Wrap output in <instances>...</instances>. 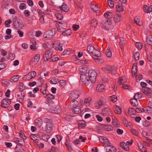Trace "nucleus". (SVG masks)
Segmentation results:
<instances>
[{"label":"nucleus","mask_w":152,"mask_h":152,"mask_svg":"<svg viewBox=\"0 0 152 152\" xmlns=\"http://www.w3.org/2000/svg\"><path fill=\"white\" fill-rule=\"evenodd\" d=\"M53 47L56 50L59 51H62L63 50V45L60 43L59 42L57 41L55 42L53 44Z\"/></svg>","instance_id":"obj_11"},{"label":"nucleus","mask_w":152,"mask_h":152,"mask_svg":"<svg viewBox=\"0 0 152 152\" xmlns=\"http://www.w3.org/2000/svg\"><path fill=\"white\" fill-rule=\"evenodd\" d=\"M121 147L123 149L125 150L126 151H128L129 150V147L126 143H124V142H122L120 143Z\"/></svg>","instance_id":"obj_30"},{"label":"nucleus","mask_w":152,"mask_h":152,"mask_svg":"<svg viewBox=\"0 0 152 152\" xmlns=\"http://www.w3.org/2000/svg\"><path fill=\"white\" fill-rule=\"evenodd\" d=\"M107 152H115L116 150L115 148L111 145H107L105 147Z\"/></svg>","instance_id":"obj_17"},{"label":"nucleus","mask_w":152,"mask_h":152,"mask_svg":"<svg viewBox=\"0 0 152 152\" xmlns=\"http://www.w3.org/2000/svg\"><path fill=\"white\" fill-rule=\"evenodd\" d=\"M142 96V94L138 92L135 94L134 96V98L137 99L140 98Z\"/></svg>","instance_id":"obj_58"},{"label":"nucleus","mask_w":152,"mask_h":152,"mask_svg":"<svg viewBox=\"0 0 152 152\" xmlns=\"http://www.w3.org/2000/svg\"><path fill=\"white\" fill-rule=\"evenodd\" d=\"M132 72L133 76H135L136 75L137 70L135 67V68L132 67Z\"/></svg>","instance_id":"obj_64"},{"label":"nucleus","mask_w":152,"mask_h":152,"mask_svg":"<svg viewBox=\"0 0 152 152\" xmlns=\"http://www.w3.org/2000/svg\"><path fill=\"white\" fill-rule=\"evenodd\" d=\"M113 110L114 112L118 114H120L122 113L121 108L117 105L114 106Z\"/></svg>","instance_id":"obj_24"},{"label":"nucleus","mask_w":152,"mask_h":152,"mask_svg":"<svg viewBox=\"0 0 152 152\" xmlns=\"http://www.w3.org/2000/svg\"><path fill=\"white\" fill-rule=\"evenodd\" d=\"M106 54L107 56L109 58L111 57L112 56V52L110 50V48L109 47L106 50Z\"/></svg>","instance_id":"obj_38"},{"label":"nucleus","mask_w":152,"mask_h":152,"mask_svg":"<svg viewBox=\"0 0 152 152\" xmlns=\"http://www.w3.org/2000/svg\"><path fill=\"white\" fill-rule=\"evenodd\" d=\"M80 28L79 25L76 24H74L72 26L73 30L74 31L77 30Z\"/></svg>","instance_id":"obj_56"},{"label":"nucleus","mask_w":152,"mask_h":152,"mask_svg":"<svg viewBox=\"0 0 152 152\" xmlns=\"http://www.w3.org/2000/svg\"><path fill=\"white\" fill-rule=\"evenodd\" d=\"M114 21L115 23H118L121 20L122 18L120 14H116L113 16Z\"/></svg>","instance_id":"obj_18"},{"label":"nucleus","mask_w":152,"mask_h":152,"mask_svg":"<svg viewBox=\"0 0 152 152\" xmlns=\"http://www.w3.org/2000/svg\"><path fill=\"white\" fill-rule=\"evenodd\" d=\"M104 104L103 101L100 100L99 101L96 102L94 104L95 107L96 109H99Z\"/></svg>","instance_id":"obj_25"},{"label":"nucleus","mask_w":152,"mask_h":152,"mask_svg":"<svg viewBox=\"0 0 152 152\" xmlns=\"http://www.w3.org/2000/svg\"><path fill=\"white\" fill-rule=\"evenodd\" d=\"M80 78L81 81L85 83L88 88H90L92 83L87 73L81 74Z\"/></svg>","instance_id":"obj_1"},{"label":"nucleus","mask_w":152,"mask_h":152,"mask_svg":"<svg viewBox=\"0 0 152 152\" xmlns=\"http://www.w3.org/2000/svg\"><path fill=\"white\" fill-rule=\"evenodd\" d=\"M111 100L113 102H115L117 100V97L115 95H113L110 96Z\"/></svg>","instance_id":"obj_61"},{"label":"nucleus","mask_w":152,"mask_h":152,"mask_svg":"<svg viewBox=\"0 0 152 152\" xmlns=\"http://www.w3.org/2000/svg\"><path fill=\"white\" fill-rule=\"evenodd\" d=\"M146 42L148 44L152 45V36L151 35L147 36L146 39Z\"/></svg>","instance_id":"obj_36"},{"label":"nucleus","mask_w":152,"mask_h":152,"mask_svg":"<svg viewBox=\"0 0 152 152\" xmlns=\"http://www.w3.org/2000/svg\"><path fill=\"white\" fill-rule=\"evenodd\" d=\"M1 103V105L2 107L6 108L10 106L11 103V101L10 99L6 98L3 99Z\"/></svg>","instance_id":"obj_10"},{"label":"nucleus","mask_w":152,"mask_h":152,"mask_svg":"<svg viewBox=\"0 0 152 152\" xmlns=\"http://www.w3.org/2000/svg\"><path fill=\"white\" fill-rule=\"evenodd\" d=\"M143 110L145 113H151L152 112V107H147L143 108Z\"/></svg>","instance_id":"obj_31"},{"label":"nucleus","mask_w":152,"mask_h":152,"mask_svg":"<svg viewBox=\"0 0 152 152\" xmlns=\"http://www.w3.org/2000/svg\"><path fill=\"white\" fill-rule=\"evenodd\" d=\"M87 74L91 80V83H94L96 81V72L93 70H90Z\"/></svg>","instance_id":"obj_8"},{"label":"nucleus","mask_w":152,"mask_h":152,"mask_svg":"<svg viewBox=\"0 0 152 152\" xmlns=\"http://www.w3.org/2000/svg\"><path fill=\"white\" fill-rule=\"evenodd\" d=\"M53 53L52 51H46L43 56V58L45 61H47L52 57Z\"/></svg>","instance_id":"obj_12"},{"label":"nucleus","mask_w":152,"mask_h":152,"mask_svg":"<svg viewBox=\"0 0 152 152\" xmlns=\"http://www.w3.org/2000/svg\"><path fill=\"white\" fill-rule=\"evenodd\" d=\"M91 24L92 27H95L97 24V22L95 18H93L91 20Z\"/></svg>","instance_id":"obj_43"},{"label":"nucleus","mask_w":152,"mask_h":152,"mask_svg":"<svg viewBox=\"0 0 152 152\" xmlns=\"http://www.w3.org/2000/svg\"><path fill=\"white\" fill-rule=\"evenodd\" d=\"M105 127L106 131H110L113 129L112 126L111 125H105Z\"/></svg>","instance_id":"obj_57"},{"label":"nucleus","mask_w":152,"mask_h":152,"mask_svg":"<svg viewBox=\"0 0 152 152\" xmlns=\"http://www.w3.org/2000/svg\"><path fill=\"white\" fill-rule=\"evenodd\" d=\"M128 113L130 115H133L134 114L135 110L132 108H129L128 110Z\"/></svg>","instance_id":"obj_44"},{"label":"nucleus","mask_w":152,"mask_h":152,"mask_svg":"<svg viewBox=\"0 0 152 152\" xmlns=\"http://www.w3.org/2000/svg\"><path fill=\"white\" fill-rule=\"evenodd\" d=\"M102 71L105 72H110L113 74L116 73L117 67L115 66L107 65L103 67L102 68Z\"/></svg>","instance_id":"obj_6"},{"label":"nucleus","mask_w":152,"mask_h":152,"mask_svg":"<svg viewBox=\"0 0 152 152\" xmlns=\"http://www.w3.org/2000/svg\"><path fill=\"white\" fill-rule=\"evenodd\" d=\"M138 50L141 49L142 47V44L140 42H137L135 44Z\"/></svg>","instance_id":"obj_51"},{"label":"nucleus","mask_w":152,"mask_h":152,"mask_svg":"<svg viewBox=\"0 0 152 152\" xmlns=\"http://www.w3.org/2000/svg\"><path fill=\"white\" fill-rule=\"evenodd\" d=\"M113 120V125L114 127L116 128H118L119 127V124L118 121L115 117L113 115H110Z\"/></svg>","instance_id":"obj_14"},{"label":"nucleus","mask_w":152,"mask_h":152,"mask_svg":"<svg viewBox=\"0 0 152 152\" xmlns=\"http://www.w3.org/2000/svg\"><path fill=\"white\" fill-rule=\"evenodd\" d=\"M104 15L107 19H110L112 17V13L109 12H107L104 14Z\"/></svg>","instance_id":"obj_32"},{"label":"nucleus","mask_w":152,"mask_h":152,"mask_svg":"<svg viewBox=\"0 0 152 152\" xmlns=\"http://www.w3.org/2000/svg\"><path fill=\"white\" fill-rule=\"evenodd\" d=\"M37 11L38 13V15L39 17H44L45 15L44 12H43L39 9H37Z\"/></svg>","instance_id":"obj_50"},{"label":"nucleus","mask_w":152,"mask_h":152,"mask_svg":"<svg viewBox=\"0 0 152 152\" xmlns=\"http://www.w3.org/2000/svg\"><path fill=\"white\" fill-rule=\"evenodd\" d=\"M44 122L46 124L45 127V132L47 133L50 132L52 130L53 126L51 120L46 118L44 119Z\"/></svg>","instance_id":"obj_4"},{"label":"nucleus","mask_w":152,"mask_h":152,"mask_svg":"<svg viewBox=\"0 0 152 152\" xmlns=\"http://www.w3.org/2000/svg\"><path fill=\"white\" fill-rule=\"evenodd\" d=\"M112 22L110 19L103 20L100 23L102 28L105 30H108L112 25Z\"/></svg>","instance_id":"obj_7"},{"label":"nucleus","mask_w":152,"mask_h":152,"mask_svg":"<svg viewBox=\"0 0 152 152\" xmlns=\"http://www.w3.org/2000/svg\"><path fill=\"white\" fill-rule=\"evenodd\" d=\"M19 9L21 10L25 9L26 8V4L24 3H22L19 5Z\"/></svg>","instance_id":"obj_55"},{"label":"nucleus","mask_w":152,"mask_h":152,"mask_svg":"<svg viewBox=\"0 0 152 152\" xmlns=\"http://www.w3.org/2000/svg\"><path fill=\"white\" fill-rule=\"evenodd\" d=\"M150 89L147 87H146L142 89V92L147 96L150 94Z\"/></svg>","instance_id":"obj_42"},{"label":"nucleus","mask_w":152,"mask_h":152,"mask_svg":"<svg viewBox=\"0 0 152 152\" xmlns=\"http://www.w3.org/2000/svg\"><path fill=\"white\" fill-rule=\"evenodd\" d=\"M119 45L120 46V48L122 51V50H123L124 46V39L122 37L120 38Z\"/></svg>","instance_id":"obj_33"},{"label":"nucleus","mask_w":152,"mask_h":152,"mask_svg":"<svg viewBox=\"0 0 152 152\" xmlns=\"http://www.w3.org/2000/svg\"><path fill=\"white\" fill-rule=\"evenodd\" d=\"M91 100V98L90 97L85 98L84 100V104L86 106H89L90 105Z\"/></svg>","instance_id":"obj_34"},{"label":"nucleus","mask_w":152,"mask_h":152,"mask_svg":"<svg viewBox=\"0 0 152 152\" xmlns=\"http://www.w3.org/2000/svg\"><path fill=\"white\" fill-rule=\"evenodd\" d=\"M137 145L139 148L143 152V151L145 150V148L144 147L143 145L141 144L140 143H138Z\"/></svg>","instance_id":"obj_60"},{"label":"nucleus","mask_w":152,"mask_h":152,"mask_svg":"<svg viewBox=\"0 0 152 152\" xmlns=\"http://www.w3.org/2000/svg\"><path fill=\"white\" fill-rule=\"evenodd\" d=\"M17 98L19 99V102L22 101L23 99L22 98V95L21 93H19L17 94Z\"/></svg>","instance_id":"obj_62"},{"label":"nucleus","mask_w":152,"mask_h":152,"mask_svg":"<svg viewBox=\"0 0 152 152\" xmlns=\"http://www.w3.org/2000/svg\"><path fill=\"white\" fill-rule=\"evenodd\" d=\"M99 141L102 143H105L106 144H108L109 140L106 137H99Z\"/></svg>","instance_id":"obj_26"},{"label":"nucleus","mask_w":152,"mask_h":152,"mask_svg":"<svg viewBox=\"0 0 152 152\" xmlns=\"http://www.w3.org/2000/svg\"><path fill=\"white\" fill-rule=\"evenodd\" d=\"M78 103L77 100L72 101H71L69 104L68 106V107L69 109H72L78 107Z\"/></svg>","instance_id":"obj_13"},{"label":"nucleus","mask_w":152,"mask_h":152,"mask_svg":"<svg viewBox=\"0 0 152 152\" xmlns=\"http://www.w3.org/2000/svg\"><path fill=\"white\" fill-rule=\"evenodd\" d=\"M37 75V73L34 71L29 72L23 77L24 79L26 81L29 80L35 77Z\"/></svg>","instance_id":"obj_9"},{"label":"nucleus","mask_w":152,"mask_h":152,"mask_svg":"<svg viewBox=\"0 0 152 152\" xmlns=\"http://www.w3.org/2000/svg\"><path fill=\"white\" fill-rule=\"evenodd\" d=\"M130 103L131 105L133 106H136L138 105L137 99L134 98L131 100Z\"/></svg>","instance_id":"obj_41"},{"label":"nucleus","mask_w":152,"mask_h":152,"mask_svg":"<svg viewBox=\"0 0 152 152\" xmlns=\"http://www.w3.org/2000/svg\"><path fill=\"white\" fill-rule=\"evenodd\" d=\"M87 49L88 52L93 56L98 57L100 56V52L97 50L95 49L94 47L91 45H88Z\"/></svg>","instance_id":"obj_3"},{"label":"nucleus","mask_w":152,"mask_h":152,"mask_svg":"<svg viewBox=\"0 0 152 152\" xmlns=\"http://www.w3.org/2000/svg\"><path fill=\"white\" fill-rule=\"evenodd\" d=\"M110 109L107 108H105L104 110L102 111V113L104 115H109V114L108 112H110Z\"/></svg>","instance_id":"obj_53"},{"label":"nucleus","mask_w":152,"mask_h":152,"mask_svg":"<svg viewBox=\"0 0 152 152\" xmlns=\"http://www.w3.org/2000/svg\"><path fill=\"white\" fill-rule=\"evenodd\" d=\"M23 14L25 17L27 18H29L31 15L30 11L27 10H24L23 12Z\"/></svg>","instance_id":"obj_29"},{"label":"nucleus","mask_w":152,"mask_h":152,"mask_svg":"<svg viewBox=\"0 0 152 152\" xmlns=\"http://www.w3.org/2000/svg\"><path fill=\"white\" fill-rule=\"evenodd\" d=\"M135 22L137 25L141 26L142 25V23L140 21L139 19L137 17H135L134 19Z\"/></svg>","instance_id":"obj_46"},{"label":"nucleus","mask_w":152,"mask_h":152,"mask_svg":"<svg viewBox=\"0 0 152 152\" xmlns=\"http://www.w3.org/2000/svg\"><path fill=\"white\" fill-rule=\"evenodd\" d=\"M19 86L20 91H23L25 88L23 83H19Z\"/></svg>","instance_id":"obj_59"},{"label":"nucleus","mask_w":152,"mask_h":152,"mask_svg":"<svg viewBox=\"0 0 152 152\" xmlns=\"http://www.w3.org/2000/svg\"><path fill=\"white\" fill-rule=\"evenodd\" d=\"M45 98L48 100H51L54 99L55 96L53 95L49 94L46 95Z\"/></svg>","instance_id":"obj_48"},{"label":"nucleus","mask_w":152,"mask_h":152,"mask_svg":"<svg viewBox=\"0 0 152 152\" xmlns=\"http://www.w3.org/2000/svg\"><path fill=\"white\" fill-rule=\"evenodd\" d=\"M79 71L81 74H86L88 70L87 67L86 66H81L79 69Z\"/></svg>","instance_id":"obj_21"},{"label":"nucleus","mask_w":152,"mask_h":152,"mask_svg":"<svg viewBox=\"0 0 152 152\" xmlns=\"http://www.w3.org/2000/svg\"><path fill=\"white\" fill-rule=\"evenodd\" d=\"M58 24L59 27L58 28V31L61 32L63 29L65 28L66 27V22L64 21H63L61 22H59Z\"/></svg>","instance_id":"obj_15"},{"label":"nucleus","mask_w":152,"mask_h":152,"mask_svg":"<svg viewBox=\"0 0 152 152\" xmlns=\"http://www.w3.org/2000/svg\"><path fill=\"white\" fill-rule=\"evenodd\" d=\"M38 62V61H37V60H36L34 59H32L31 61L30 64L31 66H34L37 64Z\"/></svg>","instance_id":"obj_52"},{"label":"nucleus","mask_w":152,"mask_h":152,"mask_svg":"<svg viewBox=\"0 0 152 152\" xmlns=\"http://www.w3.org/2000/svg\"><path fill=\"white\" fill-rule=\"evenodd\" d=\"M90 7L91 9L96 12L99 11V7L95 2H93L90 5Z\"/></svg>","instance_id":"obj_19"},{"label":"nucleus","mask_w":152,"mask_h":152,"mask_svg":"<svg viewBox=\"0 0 152 152\" xmlns=\"http://www.w3.org/2000/svg\"><path fill=\"white\" fill-rule=\"evenodd\" d=\"M116 10L118 12L122 11L124 10V8L122 4L118 3L116 6Z\"/></svg>","instance_id":"obj_39"},{"label":"nucleus","mask_w":152,"mask_h":152,"mask_svg":"<svg viewBox=\"0 0 152 152\" xmlns=\"http://www.w3.org/2000/svg\"><path fill=\"white\" fill-rule=\"evenodd\" d=\"M58 81V79L56 78H53L51 79L50 80V83L51 84H56Z\"/></svg>","instance_id":"obj_47"},{"label":"nucleus","mask_w":152,"mask_h":152,"mask_svg":"<svg viewBox=\"0 0 152 152\" xmlns=\"http://www.w3.org/2000/svg\"><path fill=\"white\" fill-rule=\"evenodd\" d=\"M13 22L14 26L17 30H21L24 27L22 20L17 18L16 17L14 18Z\"/></svg>","instance_id":"obj_5"},{"label":"nucleus","mask_w":152,"mask_h":152,"mask_svg":"<svg viewBox=\"0 0 152 152\" xmlns=\"http://www.w3.org/2000/svg\"><path fill=\"white\" fill-rule=\"evenodd\" d=\"M61 32H62V35L64 36H69L72 33L71 31L69 29H67L65 31L62 30Z\"/></svg>","instance_id":"obj_28"},{"label":"nucleus","mask_w":152,"mask_h":152,"mask_svg":"<svg viewBox=\"0 0 152 152\" xmlns=\"http://www.w3.org/2000/svg\"><path fill=\"white\" fill-rule=\"evenodd\" d=\"M59 8L61 11L66 12L69 10V8L65 3H63L62 5L59 7Z\"/></svg>","instance_id":"obj_16"},{"label":"nucleus","mask_w":152,"mask_h":152,"mask_svg":"<svg viewBox=\"0 0 152 152\" xmlns=\"http://www.w3.org/2000/svg\"><path fill=\"white\" fill-rule=\"evenodd\" d=\"M126 81V79L125 77H121L118 81V83L120 84H124Z\"/></svg>","instance_id":"obj_40"},{"label":"nucleus","mask_w":152,"mask_h":152,"mask_svg":"<svg viewBox=\"0 0 152 152\" xmlns=\"http://www.w3.org/2000/svg\"><path fill=\"white\" fill-rule=\"evenodd\" d=\"M56 31L55 28H53L45 31L44 34V39L45 40H48L52 38L55 34Z\"/></svg>","instance_id":"obj_2"},{"label":"nucleus","mask_w":152,"mask_h":152,"mask_svg":"<svg viewBox=\"0 0 152 152\" xmlns=\"http://www.w3.org/2000/svg\"><path fill=\"white\" fill-rule=\"evenodd\" d=\"M54 15L55 18L58 20H61L63 18L62 15L58 13H55Z\"/></svg>","instance_id":"obj_35"},{"label":"nucleus","mask_w":152,"mask_h":152,"mask_svg":"<svg viewBox=\"0 0 152 152\" xmlns=\"http://www.w3.org/2000/svg\"><path fill=\"white\" fill-rule=\"evenodd\" d=\"M140 53L138 52H136L134 54V56L136 60H138L140 57Z\"/></svg>","instance_id":"obj_63"},{"label":"nucleus","mask_w":152,"mask_h":152,"mask_svg":"<svg viewBox=\"0 0 152 152\" xmlns=\"http://www.w3.org/2000/svg\"><path fill=\"white\" fill-rule=\"evenodd\" d=\"M30 137L33 140L35 141L36 144H37V142L36 141L39 139V136L37 134H32L31 135Z\"/></svg>","instance_id":"obj_27"},{"label":"nucleus","mask_w":152,"mask_h":152,"mask_svg":"<svg viewBox=\"0 0 152 152\" xmlns=\"http://www.w3.org/2000/svg\"><path fill=\"white\" fill-rule=\"evenodd\" d=\"M143 10L145 13H148L152 12V5L148 7L147 5H144L143 6Z\"/></svg>","instance_id":"obj_22"},{"label":"nucleus","mask_w":152,"mask_h":152,"mask_svg":"<svg viewBox=\"0 0 152 152\" xmlns=\"http://www.w3.org/2000/svg\"><path fill=\"white\" fill-rule=\"evenodd\" d=\"M104 85L102 84H100L97 86L96 87V90L98 92H101L104 89Z\"/></svg>","instance_id":"obj_37"},{"label":"nucleus","mask_w":152,"mask_h":152,"mask_svg":"<svg viewBox=\"0 0 152 152\" xmlns=\"http://www.w3.org/2000/svg\"><path fill=\"white\" fill-rule=\"evenodd\" d=\"M74 112L76 114H78L80 113L81 111V109L78 106V107L72 109Z\"/></svg>","instance_id":"obj_54"},{"label":"nucleus","mask_w":152,"mask_h":152,"mask_svg":"<svg viewBox=\"0 0 152 152\" xmlns=\"http://www.w3.org/2000/svg\"><path fill=\"white\" fill-rule=\"evenodd\" d=\"M20 77V75H15L11 77L8 81L12 83L15 82L17 81Z\"/></svg>","instance_id":"obj_23"},{"label":"nucleus","mask_w":152,"mask_h":152,"mask_svg":"<svg viewBox=\"0 0 152 152\" xmlns=\"http://www.w3.org/2000/svg\"><path fill=\"white\" fill-rule=\"evenodd\" d=\"M42 121L40 118L35 120L34 122V124L38 128L40 127L42 125Z\"/></svg>","instance_id":"obj_20"},{"label":"nucleus","mask_w":152,"mask_h":152,"mask_svg":"<svg viewBox=\"0 0 152 152\" xmlns=\"http://www.w3.org/2000/svg\"><path fill=\"white\" fill-rule=\"evenodd\" d=\"M108 4L111 9H112L114 7V4L113 0H107Z\"/></svg>","instance_id":"obj_49"},{"label":"nucleus","mask_w":152,"mask_h":152,"mask_svg":"<svg viewBox=\"0 0 152 152\" xmlns=\"http://www.w3.org/2000/svg\"><path fill=\"white\" fill-rule=\"evenodd\" d=\"M86 126L85 121H81L79 124L78 126L80 128H83Z\"/></svg>","instance_id":"obj_45"}]
</instances>
